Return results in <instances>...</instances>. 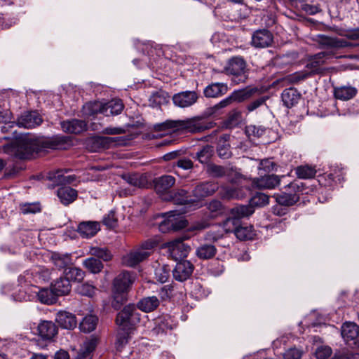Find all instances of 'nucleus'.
<instances>
[{
    "label": "nucleus",
    "instance_id": "obj_47",
    "mask_svg": "<svg viewBox=\"0 0 359 359\" xmlns=\"http://www.w3.org/2000/svg\"><path fill=\"white\" fill-rule=\"evenodd\" d=\"M89 253L104 262L109 261L112 257L110 251L105 248L92 247L90 248Z\"/></svg>",
    "mask_w": 359,
    "mask_h": 359
},
{
    "label": "nucleus",
    "instance_id": "obj_4",
    "mask_svg": "<svg viewBox=\"0 0 359 359\" xmlns=\"http://www.w3.org/2000/svg\"><path fill=\"white\" fill-rule=\"evenodd\" d=\"M332 55V51H323L310 56L305 67L306 70L294 74L292 80L298 82L312 75L320 74L323 70V66L325 64L326 60Z\"/></svg>",
    "mask_w": 359,
    "mask_h": 359
},
{
    "label": "nucleus",
    "instance_id": "obj_28",
    "mask_svg": "<svg viewBox=\"0 0 359 359\" xmlns=\"http://www.w3.org/2000/svg\"><path fill=\"white\" fill-rule=\"evenodd\" d=\"M160 302L158 299L155 297H147L140 299L137 306V308L144 312H151L154 311L159 306Z\"/></svg>",
    "mask_w": 359,
    "mask_h": 359
},
{
    "label": "nucleus",
    "instance_id": "obj_10",
    "mask_svg": "<svg viewBox=\"0 0 359 359\" xmlns=\"http://www.w3.org/2000/svg\"><path fill=\"white\" fill-rule=\"evenodd\" d=\"M198 98V94L195 91L187 90L175 94L172 101L175 106L185 108L195 104Z\"/></svg>",
    "mask_w": 359,
    "mask_h": 359
},
{
    "label": "nucleus",
    "instance_id": "obj_54",
    "mask_svg": "<svg viewBox=\"0 0 359 359\" xmlns=\"http://www.w3.org/2000/svg\"><path fill=\"white\" fill-rule=\"evenodd\" d=\"M102 223L109 229L115 228L118 224V219L115 215V212L111 210L108 214L105 215L103 217Z\"/></svg>",
    "mask_w": 359,
    "mask_h": 359
},
{
    "label": "nucleus",
    "instance_id": "obj_48",
    "mask_svg": "<svg viewBox=\"0 0 359 359\" xmlns=\"http://www.w3.org/2000/svg\"><path fill=\"white\" fill-rule=\"evenodd\" d=\"M76 291L82 296L93 297L96 294L97 289L94 285L88 283H85L79 285L76 288Z\"/></svg>",
    "mask_w": 359,
    "mask_h": 359
},
{
    "label": "nucleus",
    "instance_id": "obj_26",
    "mask_svg": "<svg viewBox=\"0 0 359 359\" xmlns=\"http://www.w3.org/2000/svg\"><path fill=\"white\" fill-rule=\"evenodd\" d=\"M50 259L54 266L59 270L64 269V271L70 266L72 264V258L69 255L60 254L54 252L52 254Z\"/></svg>",
    "mask_w": 359,
    "mask_h": 359
},
{
    "label": "nucleus",
    "instance_id": "obj_37",
    "mask_svg": "<svg viewBox=\"0 0 359 359\" xmlns=\"http://www.w3.org/2000/svg\"><path fill=\"white\" fill-rule=\"evenodd\" d=\"M97 322L98 318L96 316L88 315L80 323V330L83 332H90L96 328Z\"/></svg>",
    "mask_w": 359,
    "mask_h": 359
},
{
    "label": "nucleus",
    "instance_id": "obj_53",
    "mask_svg": "<svg viewBox=\"0 0 359 359\" xmlns=\"http://www.w3.org/2000/svg\"><path fill=\"white\" fill-rule=\"evenodd\" d=\"M233 102L231 95L226 98L221 100L219 102L214 105L211 108V113L215 114V116L221 114V110L224 108L227 107Z\"/></svg>",
    "mask_w": 359,
    "mask_h": 359
},
{
    "label": "nucleus",
    "instance_id": "obj_38",
    "mask_svg": "<svg viewBox=\"0 0 359 359\" xmlns=\"http://www.w3.org/2000/svg\"><path fill=\"white\" fill-rule=\"evenodd\" d=\"M254 212L255 210L251 205H241L236 206L231 210L232 216L238 220L252 215Z\"/></svg>",
    "mask_w": 359,
    "mask_h": 359
},
{
    "label": "nucleus",
    "instance_id": "obj_23",
    "mask_svg": "<svg viewBox=\"0 0 359 359\" xmlns=\"http://www.w3.org/2000/svg\"><path fill=\"white\" fill-rule=\"evenodd\" d=\"M123 104L119 99H114L103 103L102 114L106 116L120 114L123 109Z\"/></svg>",
    "mask_w": 359,
    "mask_h": 359
},
{
    "label": "nucleus",
    "instance_id": "obj_13",
    "mask_svg": "<svg viewBox=\"0 0 359 359\" xmlns=\"http://www.w3.org/2000/svg\"><path fill=\"white\" fill-rule=\"evenodd\" d=\"M42 118L36 111H27L22 114L17 121L19 127L32 128L42 123Z\"/></svg>",
    "mask_w": 359,
    "mask_h": 359
},
{
    "label": "nucleus",
    "instance_id": "obj_46",
    "mask_svg": "<svg viewBox=\"0 0 359 359\" xmlns=\"http://www.w3.org/2000/svg\"><path fill=\"white\" fill-rule=\"evenodd\" d=\"M83 266L93 273H100L103 269L102 262L95 257H89L83 261Z\"/></svg>",
    "mask_w": 359,
    "mask_h": 359
},
{
    "label": "nucleus",
    "instance_id": "obj_19",
    "mask_svg": "<svg viewBox=\"0 0 359 359\" xmlns=\"http://www.w3.org/2000/svg\"><path fill=\"white\" fill-rule=\"evenodd\" d=\"M100 230L98 222L87 221L81 222L78 226V231L83 238H91Z\"/></svg>",
    "mask_w": 359,
    "mask_h": 359
},
{
    "label": "nucleus",
    "instance_id": "obj_5",
    "mask_svg": "<svg viewBox=\"0 0 359 359\" xmlns=\"http://www.w3.org/2000/svg\"><path fill=\"white\" fill-rule=\"evenodd\" d=\"M247 65L244 59L236 56L229 59L224 69L226 74L231 76V82L235 85L244 83L248 79Z\"/></svg>",
    "mask_w": 359,
    "mask_h": 359
},
{
    "label": "nucleus",
    "instance_id": "obj_36",
    "mask_svg": "<svg viewBox=\"0 0 359 359\" xmlns=\"http://www.w3.org/2000/svg\"><path fill=\"white\" fill-rule=\"evenodd\" d=\"M103 102L100 101L90 102L83 107V112L87 116H95L97 114H102Z\"/></svg>",
    "mask_w": 359,
    "mask_h": 359
},
{
    "label": "nucleus",
    "instance_id": "obj_17",
    "mask_svg": "<svg viewBox=\"0 0 359 359\" xmlns=\"http://www.w3.org/2000/svg\"><path fill=\"white\" fill-rule=\"evenodd\" d=\"M55 321L61 327L67 330H73L77 325L76 316L73 313L65 311H60L57 313Z\"/></svg>",
    "mask_w": 359,
    "mask_h": 359
},
{
    "label": "nucleus",
    "instance_id": "obj_42",
    "mask_svg": "<svg viewBox=\"0 0 359 359\" xmlns=\"http://www.w3.org/2000/svg\"><path fill=\"white\" fill-rule=\"evenodd\" d=\"M295 173L299 179H311L315 177L316 170L315 167L311 165H300L296 168Z\"/></svg>",
    "mask_w": 359,
    "mask_h": 359
},
{
    "label": "nucleus",
    "instance_id": "obj_15",
    "mask_svg": "<svg viewBox=\"0 0 359 359\" xmlns=\"http://www.w3.org/2000/svg\"><path fill=\"white\" fill-rule=\"evenodd\" d=\"M148 257V252L137 248L122 257V264L126 266L133 267L146 259Z\"/></svg>",
    "mask_w": 359,
    "mask_h": 359
},
{
    "label": "nucleus",
    "instance_id": "obj_22",
    "mask_svg": "<svg viewBox=\"0 0 359 359\" xmlns=\"http://www.w3.org/2000/svg\"><path fill=\"white\" fill-rule=\"evenodd\" d=\"M157 193L163 194L168 191L175 183V178L171 175H163L154 181Z\"/></svg>",
    "mask_w": 359,
    "mask_h": 359
},
{
    "label": "nucleus",
    "instance_id": "obj_9",
    "mask_svg": "<svg viewBox=\"0 0 359 359\" xmlns=\"http://www.w3.org/2000/svg\"><path fill=\"white\" fill-rule=\"evenodd\" d=\"M316 41L318 43L320 48L339 49L348 47L349 45V43L346 40L337 37H330L323 34L318 35Z\"/></svg>",
    "mask_w": 359,
    "mask_h": 359
},
{
    "label": "nucleus",
    "instance_id": "obj_33",
    "mask_svg": "<svg viewBox=\"0 0 359 359\" xmlns=\"http://www.w3.org/2000/svg\"><path fill=\"white\" fill-rule=\"evenodd\" d=\"M85 272L81 269L74 266H69L64 271V277L71 283L81 282L83 280Z\"/></svg>",
    "mask_w": 359,
    "mask_h": 359
},
{
    "label": "nucleus",
    "instance_id": "obj_24",
    "mask_svg": "<svg viewBox=\"0 0 359 359\" xmlns=\"http://www.w3.org/2000/svg\"><path fill=\"white\" fill-rule=\"evenodd\" d=\"M359 334V326L355 323L346 322L341 326V336L346 341L355 339Z\"/></svg>",
    "mask_w": 359,
    "mask_h": 359
},
{
    "label": "nucleus",
    "instance_id": "obj_6",
    "mask_svg": "<svg viewBox=\"0 0 359 359\" xmlns=\"http://www.w3.org/2000/svg\"><path fill=\"white\" fill-rule=\"evenodd\" d=\"M139 314L134 305L126 306L123 309L119 312L116 317V323L121 327H133L136 320H139Z\"/></svg>",
    "mask_w": 359,
    "mask_h": 359
},
{
    "label": "nucleus",
    "instance_id": "obj_51",
    "mask_svg": "<svg viewBox=\"0 0 359 359\" xmlns=\"http://www.w3.org/2000/svg\"><path fill=\"white\" fill-rule=\"evenodd\" d=\"M276 164L270 158L261 160L258 167L259 172L263 171L265 174L276 170Z\"/></svg>",
    "mask_w": 359,
    "mask_h": 359
},
{
    "label": "nucleus",
    "instance_id": "obj_32",
    "mask_svg": "<svg viewBox=\"0 0 359 359\" xmlns=\"http://www.w3.org/2000/svg\"><path fill=\"white\" fill-rule=\"evenodd\" d=\"M257 92V88H246L238 90H234L231 94V96L233 102H241L251 97Z\"/></svg>",
    "mask_w": 359,
    "mask_h": 359
},
{
    "label": "nucleus",
    "instance_id": "obj_61",
    "mask_svg": "<svg viewBox=\"0 0 359 359\" xmlns=\"http://www.w3.org/2000/svg\"><path fill=\"white\" fill-rule=\"evenodd\" d=\"M301 358L302 352L296 348H289L283 354L284 359H301Z\"/></svg>",
    "mask_w": 359,
    "mask_h": 359
},
{
    "label": "nucleus",
    "instance_id": "obj_58",
    "mask_svg": "<svg viewBox=\"0 0 359 359\" xmlns=\"http://www.w3.org/2000/svg\"><path fill=\"white\" fill-rule=\"evenodd\" d=\"M269 202V196L263 193H258L252 198V204L257 206H263L267 205Z\"/></svg>",
    "mask_w": 359,
    "mask_h": 359
},
{
    "label": "nucleus",
    "instance_id": "obj_31",
    "mask_svg": "<svg viewBox=\"0 0 359 359\" xmlns=\"http://www.w3.org/2000/svg\"><path fill=\"white\" fill-rule=\"evenodd\" d=\"M357 93V89L352 86H341L335 88L334 95L337 99L347 100L353 98Z\"/></svg>",
    "mask_w": 359,
    "mask_h": 359
},
{
    "label": "nucleus",
    "instance_id": "obj_56",
    "mask_svg": "<svg viewBox=\"0 0 359 359\" xmlns=\"http://www.w3.org/2000/svg\"><path fill=\"white\" fill-rule=\"evenodd\" d=\"M20 210L23 214L36 213L41 211L39 203H25L20 205Z\"/></svg>",
    "mask_w": 359,
    "mask_h": 359
},
{
    "label": "nucleus",
    "instance_id": "obj_62",
    "mask_svg": "<svg viewBox=\"0 0 359 359\" xmlns=\"http://www.w3.org/2000/svg\"><path fill=\"white\" fill-rule=\"evenodd\" d=\"M94 142L96 144L105 148L108 147L111 144L114 142V138L109 137H98L95 139Z\"/></svg>",
    "mask_w": 359,
    "mask_h": 359
},
{
    "label": "nucleus",
    "instance_id": "obj_52",
    "mask_svg": "<svg viewBox=\"0 0 359 359\" xmlns=\"http://www.w3.org/2000/svg\"><path fill=\"white\" fill-rule=\"evenodd\" d=\"M224 236V234L219 228V226H217V229L215 227L212 229L205 233L204 236V239L207 241L210 242H216Z\"/></svg>",
    "mask_w": 359,
    "mask_h": 359
},
{
    "label": "nucleus",
    "instance_id": "obj_44",
    "mask_svg": "<svg viewBox=\"0 0 359 359\" xmlns=\"http://www.w3.org/2000/svg\"><path fill=\"white\" fill-rule=\"evenodd\" d=\"M255 236L253 226L238 225V228L236 231V236L241 241L251 240Z\"/></svg>",
    "mask_w": 359,
    "mask_h": 359
},
{
    "label": "nucleus",
    "instance_id": "obj_64",
    "mask_svg": "<svg viewBox=\"0 0 359 359\" xmlns=\"http://www.w3.org/2000/svg\"><path fill=\"white\" fill-rule=\"evenodd\" d=\"M266 100V98L262 97H259V98L251 102L246 107L248 111L249 112L253 111L254 110H255L256 109H257L258 107H259L260 106L264 104L265 103Z\"/></svg>",
    "mask_w": 359,
    "mask_h": 359
},
{
    "label": "nucleus",
    "instance_id": "obj_43",
    "mask_svg": "<svg viewBox=\"0 0 359 359\" xmlns=\"http://www.w3.org/2000/svg\"><path fill=\"white\" fill-rule=\"evenodd\" d=\"M133 327H120L116 336V346L118 348L123 347L128 341L130 334H132Z\"/></svg>",
    "mask_w": 359,
    "mask_h": 359
},
{
    "label": "nucleus",
    "instance_id": "obj_35",
    "mask_svg": "<svg viewBox=\"0 0 359 359\" xmlns=\"http://www.w3.org/2000/svg\"><path fill=\"white\" fill-rule=\"evenodd\" d=\"M171 198L173 202L178 205L194 204L192 196L189 195L188 192L184 189L177 191Z\"/></svg>",
    "mask_w": 359,
    "mask_h": 359
},
{
    "label": "nucleus",
    "instance_id": "obj_30",
    "mask_svg": "<svg viewBox=\"0 0 359 359\" xmlns=\"http://www.w3.org/2000/svg\"><path fill=\"white\" fill-rule=\"evenodd\" d=\"M217 248L212 244H202L196 250V256L201 259H209L215 257Z\"/></svg>",
    "mask_w": 359,
    "mask_h": 359
},
{
    "label": "nucleus",
    "instance_id": "obj_49",
    "mask_svg": "<svg viewBox=\"0 0 359 359\" xmlns=\"http://www.w3.org/2000/svg\"><path fill=\"white\" fill-rule=\"evenodd\" d=\"M66 171L57 170L53 175L52 178L57 184H71L75 180L74 175H65Z\"/></svg>",
    "mask_w": 359,
    "mask_h": 359
},
{
    "label": "nucleus",
    "instance_id": "obj_12",
    "mask_svg": "<svg viewBox=\"0 0 359 359\" xmlns=\"http://www.w3.org/2000/svg\"><path fill=\"white\" fill-rule=\"evenodd\" d=\"M280 179L278 175H264L260 177L253 179L252 186L259 189H272L280 184Z\"/></svg>",
    "mask_w": 359,
    "mask_h": 359
},
{
    "label": "nucleus",
    "instance_id": "obj_59",
    "mask_svg": "<svg viewBox=\"0 0 359 359\" xmlns=\"http://www.w3.org/2000/svg\"><path fill=\"white\" fill-rule=\"evenodd\" d=\"M158 245V242L154 239H148L144 241L138 248L140 250H144L148 252L149 257L150 256L152 250Z\"/></svg>",
    "mask_w": 359,
    "mask_h": 359
},
{
    "label": "nucleus",
    "instance_id": "obj_41",
    "mask_svg": "<svg viewBox=\"0 0 359 359\" xmlns=\"http://www.w3.org/2000/svg\"><path fill=\"white\" fill-rule=\"evenodd\" d=\"M240 221L233 217L227 218L221 224L219 228L221 229L223 234L233 232L236 235V231L238 228Z\"/></svg>",
    "mask_w": 359,
    "mask_h": 359
},
{
    "label": "nucleus",
    "instance_id": "obj_29",
    "mask_svg": "<svg viewBox=\"0 0 359 359\" xmlns=\"http://www.w3.org/2000/svg\"><path fill=\"white\" fill-rule=\"evenodd\" d=\"M214 155V148L210 145H205L201 149L193 156V158L198 161L201 164H208L212 156Z\"/></svg>",
    "mask_w": 359,
    "mask_h": 359
},
{
    "label": "nucleus",
    "instance_id": "obj_14",
    "mask_svg": "<svg viewBox=\"0 0 359 359\" xmlns=\"http://www.w3.org/2000/svg\"><path fill=\"white\" fill-rule=\"evenodd\" d=\"M273 42V35L267 29H259L254 32L252 36V44L256 48H265L271 46Z\"/></svg>",
    "mask_w": 359,
    "mask_h": 359
},
{
    "label": "nucleus",
    "instance_id": "obj_60",
    "mask_svg": "<svg viewBox=\"0 0 359 359\" xmlns=\"http://www.w3.org/2000/svg\"><path fill=\"white\" fill-rule=\"evenodd\" d=\"M332 355V349L328 346H320L316 351L317 359H327Z\"/></svg>",
    "mask_w": 359,
    "mask_h": 359
},
{
    "label": "nucleus",
    "instance_id": "obj_57",
    "mask_svg": "<svg viewBox=\"0 0 359 359\" xmlns=\"http://www.w3.org/2000/svg\"><path fill=\"white\" fill-rule=\"evenodd\" d=\"M217 151L218 156L222 158H229L231 152L230 151V146L226 142H224L223 144H219L217 148Z\"/></svg>",
    "mask_w": 359,
    "mask_h": 359
},
{
    "label": "nucleus",
    "instance_id": "obj_1",
    "mask_svg": "<svg viewBox=\"0 0 359 359\" xmlns=\"http://www.w3.org/2000/svg\"><path fill=\"white\" fill-rule=\"evenodd\" d=\"M66 142L65 137L57 136L51 139H45L24 134L16 137L11 143L4 145L3 151L20 159H29L43 149H64Z\"/></svg>",
    "mask_w": 359,
    "mask_h": 359
},
{
    "label": "nucleus",
    "instance_id": "obj_21",
    "mask_svg": "<svg viewBox=\"0 0 359 359\" xmlns=\"http://www.w3.org/2000/svg\"><path fill=\"white\" fill-rule=\"evenodd\" d=\"M57 196L63 205H67L76 199L78 192L70 187H62L57 190Z\"/></svg>",
    "mask_w": 359,
    "mask_h": 359
},
{
    "label": "nucleus",
    "instance_id": "obj_7",
    "mask_svg": "<svg viewBox=\"0 0 359 359\" xmlns=\"http://www.w3.org/2000/svg\"><path fill=\"white\" fill-rule=\"evenodd\" d=\"M170 257L175 261L187 257L190 252L189 245L184 243V238H179L168 243Z\"/></svg>",
    "mask_w": 359,
    "mask_h": 359
},
{
    "label": "nucleus",
    "instance_id": "obj_55",
    "mask_svg": "<svg viewBox=\"0 0 359 359\" xmlns=\"http://www.w3.org/2000/svg\"><path fill=\"white\" fill-rule=\"evenodd\" d=\"M155 276L158 281L164 283L170 277V269L165 266L159 267L156 269Z\"/></svg>",
    "mask_w": 359,
    "mask_h": 359
},
{
    "label": "nucleus",
    "instance_id": "obj_20",
    "mask_svg": "<svg viewBox=\"0 0 359 359\" xmlns=\"http://www.w3.org/2000/svg\"><path fill=\"white\" fill-rule=\"evenodd\" d=\"M61 127L63 131L66 133L79 134L86 130L87 125L82 120L72 119L62 122Z\"/></svg>",
    "mask_w": 359,
    "mask_h": 359
},
{
    "label": "nucleus",
    "instance_id": "obj_18",
    "mask_svg": "<svg viewBox=\"0 0 359 359\" xmlns=\"http://www.w3.org/2000/svg\"><path fill=\"white\" fill-rule=\"evenodd\" d=\"M37 331L42 339L50 340L57 334V328L52 321L43 320L38 325Z\"/></svg>",
    "mask_w": 359,
    "mask_h": 359
},
{
    "label": "nucleus",
    "instance_id": "obj_27",
    "mask_svg": "<svg viewBox=\"0 0 359 359\" xmlns=\"http://www.w3.org/2000/svg\"><path fill=\"white\" fill-rule=\"evenodd\" d=\"M281 97L284 104L290 108L298 102L300 95L295 88H290L283 90Z\"/></svg>",
    "mask_w": 359,
    "mask_h": 359
},
{
    "label": "nucleus",
    "instance_id": "obj_63",
    "mask_svg": "<svg viewBox=\"0 0 359 359\" xmlns=\"http://www.w3.org/2000/svg\"><path fill=\"white\" fill-rule=\"evenodd\" d=\"M123 179L130 185L140 187L141 184L140 177L137 174H129L123 176Z\"/></svg>",
    "mask_w": 359,
    "mask_h": 359
},
{
    "label": "nucleus",
    "instance_id": "obj_39",
    "mask_svg": "<svg viewBox=\"0 0 359 359\" xmlns=\"http://www.w3.org/2000/svg\"><path fill=\"white\" fill-rule=\"evenodd\" d=\"M39 299L41 303L46 304H53L57 300V295L53 288H43L39 291Z\"/></svg>",
    "mask_w": 359,
    "mask_h": 359
},
{
    "label": "nucleus",
    "instance_id": "obj_25",
    "mask_svg": "<svg viewBox=\"0 0 359 359\" xmlns=\"http://www.w3.org/2000/svg\"><path fill=\"white\" fill-rule=\"evenodd\" d=\"M51 288L57 297L68 294L72 289V285L64 276L57 279L51 284Z\"/></svg>",
    "mask_w": 359,
    "mask_h": 359
},
{
    "label": "nucleus",
    "instance_id": "obj_34",
    "mask_svg": "<svg viewBox=\"0 0 359 359\" xmlns=\"http://www.w3.org/2000/svg\"><path fill=\"white\" fill-rule=\"evenodd\" d=\"M166 215H168L173 231H178L187 226V222L182 214L176 213V211H170Z\"/></svg>",
    "mask_w": 359,
    "mask_h": 359
},
{
    "label": "nucleus",
    "instance_id": "obj_8",
    "mask_svg": "<svg viewBox=\"0 0 359 359\" xmlns=\"http://www.w3.org/2000/svg\"><path fill=\"white\" fill-rule=\"evenodd\" d=\"M217 189V184L212 182H205L197 185L192 191L194 204L203 198L212 195Z\"/></svg>",
    "mask_w": 359,
    "mask_h": 359
},
{
    "label": "nucleus",
    "instance_id": "obj_2",
    "mask_svg": "<svg viewBox=\"0 0 359 359\" xmlns=\"http://www.w3.org/2000/svg\"><path fill=\"white\" fill-rule=\"evenodd\" d=\"M214 125L215 123L212 121H209L199 116H195L184 120H167L163 123L156 124L155 129L158 131L172 130L195 133L210 129Z\"/></svg>",
    "mask_w": 359,
    "mask_h": 359
},
{
    "label": "nucleus",
    "instance_id": "obj_50",
    "mask_svg": "<svg viewBox=\"0 0 359 359\" xmlns=\"http://www.w3.org/2000/svg\"><path fill=\"white\" fill-rule=\"evenodd\" d=\"M229 170L222 165L209 164L207 168V172L215 177H221L227 175Z\"/></svg>",
    "mask_w": 359,
    "mask_h": 359
},
{
    "label": "nucleus",
    "instance_id": "obj_16",
    "mask_svg": "<svg viewBox=\"0 0 359 359\" xmlns=\"http://www.w3.org/2000/svg\"><path fill=\"white\" fill-rule=\"evenodd\" d=\"M229 91V87L226 83H212L203 90L204 96L208 98L222 97Z\"/></svg>",
    "mask_w": 359,
    "mask_h": 359
},
{
    "label": "nucleus",
    "instance_id": "obj_45",
    "mask_svg": "<svg viewBox=\"0 0 359 359\" xmlns=\"http://www.w3.org/2000/svg\"><path fill=\"white\" fill-rule=\"evenodd\" d=\"M299 201V196L297 194L283 193L277 195L276 201L282 205L290 206Z\"/></svg>",
    "mask_w": 359,
    "mask_h": 359
},
{
    "label": "nucleus",
    "instance_id": "obj_40",
    "mask_svg": "<svg viewBox=\"0 0 359 359\" xmlns=\"http://www.w3.org/2000/svg\"><path fill=\"white\" fill-rule=\"evenodd\" d=\"M149 102L151 107H158L168 102V95L163 91H156L150 96Z\"/></svg>",
    "mask_w": 359,
    "mask_h": 359
},
{
    "label": "nucleus",
    "instance_id": "obj_11",
    "mask_svg": "<svg viewBox=\"0 0 359 359\" xmlns=\"http://www.w3.org/2000/svg\"><path fill=\"white\" fill-rule=\"evenodd\" d=\"M194 265L188 260L180 261L172 271L173 277L178 281L186 280L192 274Z\"/></svg>",
    "mask_w": 359,
    "mask_h": 359
},
{
    "label": "nucleus",
    "instance_id": "obj_3",
    "mask_svg": "<svg viewBox=\"0 0 359 359\" xmlns=\"http://www.w3.org/2000/svg\"><path fill=\"white\" fill-rule=\"evenodd\" d=\"M135 281V276L129 271H123L114 280L112 285V307L121 309L127 301L128 292Z\"/></svg>",
    "mask_w": 359,
    "mask_h": 359
}]
</instances>
